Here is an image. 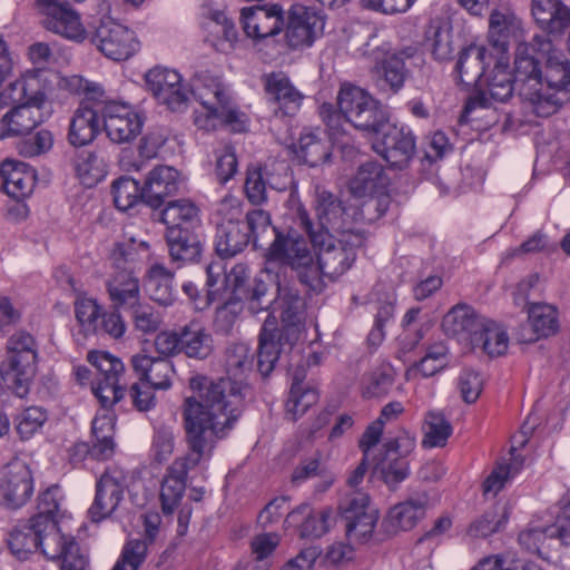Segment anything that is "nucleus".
Instances as JSON below:
<instances>
[{"mask_svg": "<svg viewBox=\"0 0 570 570\" xmlns=\"http://www.w3.org/2000/svg\"><path fill=\"white\" fill-rule=\"evenodd\" d=\"M254 356L246 343H235L226 351V371L229 376L218 381L206 377L190 379V387L198 397H187L184 420L189 453L184 463H199L212 458L216 440L223 439L234 428L244 410L248 389L242 380L250 372Z\"/></svg>", "mask_w": 570, "mask_h": 570, "instance_id": "1", "label": "nucleus"}, {"mask_svg": "<svg viewBox=\"0 0 570 570\" xmlns=\"http://www.w3.org/2000/svg\"><path fill=\"white\" fill-rule=\"evenodd\" d=\"M148 90L161 105L171 111H181L187 107L190 90L183 83L178 71L165 67H155L145 75ZM191 94L202 105L194 111V125L205 131L227 127L234 132L248 128L249 119L235 102L233 91L220 77L209 71L196 73Z\"/></svg>", "mask_w": 570, "mask_h": 570, "instance_id": "2", "label": "nucleus"}, {"mask_svg": "<svg viewBox=\"0 0 570 570\" xmlns=\"http://www.w3.org/2000/svg\"><path fill=\"white\" fill-rule=\"evenodd\" d=\"M336 106L337 109L333 104L324 102L320 106L318 114L334 144L342 148L347 145L343 137L345 124L368 134L374 126L383 124L387 112L365 89L350 82L341 85Z\"/></svg>", "mask_w": 570, "mask_h": 570, "instance_id": "3", "label": "nucleus"}, {"mask_svg": "<svg viewBox=\"0 0 570 570\" xmlns=\"http://www.w3.org/2000/svg\"><path fill=\"white\" fill-rule=\"evenodd\" d=\"M297 222L316 250L317 275L322 281L323 276L334 279L352 267L356 258V250L365 242V236L361 230H350L342 235L316 230L304 209L298 210Z\"/></svg>", "mask_w": 570, "mask_h": 570, "instance_id": "4", "label": "nucleus"}, {"mask_svg": "<svg viewBox=\"0 0 570 570\" xmlns=\"http://www.w3.org/2000/svg\"><path fill=\"white\" fill-rule=\"evenodd\" d=\"M315 252L309 237L306 238L295 229L276 233L266 254L267 274L271 266L278 264L295 273L298 281L308 289L320 293L324 288V282L317 275Z\"/></svg>", "mask_w": 570, "mask_h": 570, "instance_id": "5", "label": "nucleus"}, {"mask_svg": "<svg viewBox=\"0 0 570 570\" xmlns=\"http://www.w3.org/2000/svg\"><path fill=\"white\" fill-rule=\"evenodd\" d=\"M535 43L539 45V53L544 61V72L543 89L539 90L533 114L549 117L570 100V62L547 36H535Z\"/></svg>", "mask_w": 570, "mask_h": 570, "instance_id": "6", "label": "nucleus"}, {"mask_svg": "<svg viewBox=\"0 0 570 570\" xmlns=\"http://www.w3.org/2000/svg\"><path fill=\"white\" fill-rule=\"evenodd\" d=\"M37 347L35 338L20 331L10 336L7 343V356L0 365V375L4 384L22 397L36 373Z\"/></svg>", "mask_w": 570, "mask_h": 570, "instance_id": "7", "label": "nucleus"}, {"mask_svg": "<svg viewBox=\"0 0 570 570\" xmlns=\"http://www.w3.org/2000/svg\"><path fill=\"white\" fill-rule=\"evenodd\" d=\"M367 135L375 136L374 151L392 167L402 168L415 151V138L412 131L404 126L392 124L387 112L384 115L383 124L374 126Z\"/></svg>", "mask_w": 570, "mask_h": 570, "instance_id": "8", "label": "nucleus"}, {"mask_svg": "<svg viewBox=\"0 0 570 570\" xmlns=\"http://www.w3.org/2000/svg\"><path fill=\"white\" fill-rule=\"evenodd\" d=\"M539 45L535 36L530 43H519L514 59V81L519 85V95L524 107L533 112L534 102L539 99V90L543 89L542 70Z\"/></svg>", "mask_w": 570, "mask_h": 570, "instance_id": "9", "label": "nucleus"}, {"mask_svg": "<svg viewBox=\"0 0 570 570\" xmlns=\"http://www.w3.org/2000/svg\"><path fill=\"white\" fill-rule=\"evenodd\" d=\"M326 16L322 9L295 3L288 10L285 40L291 49L311 47L324 33Z\"/></svg>", "mask_w": 570, "mask_h": 570, "instance_id": "10", "label": "nucleus"}, {"mask_svg": "<svg viewBox=\"0 0 570 570\" xmlns=\"http://www.w3.org/2000/svg\"><path fill=\"white\" fill-rule=\"evenodd\" d=\"M36 6L47 30L73 42H82L88 37L79 12L67 1L37 0Z\"/></svg>", "mask_w": 570, "mask_h": 570, "instance_id": "11", "label": "nucleus"}, {"mask_svg": "<svg viewBox=\"0 0 570 570\" xmlns=\"http://www.w3.org/2000/svg\"><path fill=\"white\" fill-rule=\"evenodd\" d=\"M127 474L120 465H108L96 483V494L88 509V518L99 523L109 518L124 498Z\"/></svg>", "mask_w": 570, "mask_h": 570, "instance_id": "12", "label": "nucleus"}, {"mask_svg": "<svg viewBox=\"0 0 570 570\" xmlns=\"http://www.w3.org/2000/svg\"><path fill=\"white\" fill-rule=\"evenodd\" d=\"M102 121L108 138L116 144L132 141L144 127V117L132 106L117 101L102 104Z\"/></svg>", "mask_w": 570, "mask_h": 570, "instance_id": "13", "label": "nucleus"}, {"mask_svg": "<svg viewBox=\"0 0 570 570\" xmlns=\"http://www.w3.org/2000/svg\"><path fill=\"white\" fill-rule=\"evenodd\" d=\"M368 503L370 497L357 492L346 502V505L341 507L345 534L351 543H365L373 535L379 514L368 508Z\"/></svg>", "mask_w": 570, "mask_h": 570, "instance_id": "14", "label": "nucleus"}, {"mask_svg": "<svg viewBox=\"0 0 570 570\" xmlns=\"http://www.w3.org/2000/svg\"><path fill=\"white\" fill-rule=\"evenodd\" d=\"M92 42L114 61L127 60L139 50V41L134 31L110 19L101 21Z\"/></svg>", "mask_w": 570, "mask_h": 570, "instance_id": "15", "label": "nucleus"}, {"mask_svg": "<svg viewBox=\"0 0 570 570\" xmlns=\"http://www.w3.org/2000/svg\"><path fill=\"white\" fill-rule=\"evenodd\" d=\"M116 417L109 410L98 413L92 421V433L97 442L90 446L81 442L73 446L72 460L78 461H108L111 459L115 444L112 441Z\"/></svg>", "mask_w": 570, "mask_h": 570, "instance_id": "16", "label": "nucleus"}, {"mask_svg": "<svg viewBox=\"0 0 570 570\" xmlns=\"http://www.w3.org/2000/svg\"><path fill=\"white\" fill-rule=\"evenodd\" d=\"M315 212L317 224H314L316 230H324L334 235L357 230L353 227V214L350 213L343 203L332 193L316 188Z\"/></svg>", "mask_w": 570, "mask_h": 570, "instance_id": "17", "label": "nucleus"}, {"mask_svg": "<svg viewBox=\"0 0 570 570\" xmlns=\"http://www.w3.org/2000/svg\"><path fill=\"white\" fill-rule=\"evenodd\" d=\"M33 493V478L29 465L0 468V503L10 510L23 507Z\"/></svg>", "mask_w": 570, "mask_h": 570, "instance_id": "18", "label": "nucleus"}, {"mask_svg": "<svg viewBox=\"0 0 570 570\" xmlns=\"http://www.w3.org/2000/svg\"><path fill=\"white\" fill-rule=\"evenodd\" d=\"M488 320L471 305L461 303L451 307L443 316L442 330L468 350L480 331L484 330Z\"/></svg>", "mask_w": 570, "mask_h": 570, "instance_id": "19", "label": "nucleus"}, {"mask_svg": "<svg viewBox=\"0 0 570 570\" xmlns=\"http://www.w3.org/2000/svg\"><path fill=\"white\" fill-rule=\"evenodd\" d=\"M240 22L245 35L259 42L281 32L284 11L278 4H263L243 8Z\"/></svg>", "mask_w": 570, "mask_h": 570, "instance_id": "20", "label": "nucleus"}, {"mask_svg": "<svg viewBox=\"0 0 570 570\" xmlns=\"http://www.w3.org/2000/svg\"><path fill=\"white\" fill-rule=\"evenodd\" d=\"M564 532L567 529L557 522L548 525L529 523L520 531L518 542L528 552L543 557L558 547L570 548L569 537Z\"/></svg>", "mask_w": 570, "mask_h": 570, "instance_id": "21", "label": "nucleus"}, {"mask_svg": "<svg viewBox=\"0 0 570 570\" xmlns=\"http://www.w3.org/2000/svg\"><path fill=\"white\" fill-rule=\"evenodd\" d=\"M102 102L86 99L75 110L68 131V141L75 147L91 144L100 131Z\"/></svg>", "mask_w": 570, "mask_h": 570, "instance_id": "22", "label": "nucleus"}, {"mask_svg": "<svg viewBox=\"0 0 570 570\" xmlns=\"http://www.w3.org/2000/svg\"><path fill=\"white\" fill-rule=\"evenodd\" d=\"M131 367L141 382L155 390H168L173 385L175 368L171 360L159 358L147 350L131 356Z\"/></svg>", "mask_w": 570, "mask_h": 570, "instance_id": "23", "label": "nucleus"}, {"mask_svg": "<svg viewBox=\"0 0 570 570\" xmlns=\"http://www.w3.org/2000/svg\"><path fill=\"white\" fill-rule=\"evenodd\" d=\"M421 60V56L413 47L389 55L381 65L379 86L384 90H391L393 94L399 92L403 88L412 66Z\"/></svg>", "mask_w": 570, "mask_h": 570, "instance_id": "24", "label": "nucleus"}, {"mask_svg": "<svg viewBox=\"0 0 570 570\" xmlns=\"http://www.w3.org/2000/svg\"><path fill=\"white\" fill-rule=\"evenodd\" d=\"M181 183L180 174L174 167H155L145 180V204L151 208H159L166 197L178 193Z\"/></svg>", "mask_w": 570, "mask_h": 570, "instance_id": "25", "label": "nucleus"}, {"mask_svg": "<svg viewBox=\"0 0 570 570\" xmlns=\"http://www.w3.org/2000/svg\"><path fill=\"white\" fill-rule=\"evenodd\" d=\"M264 83L268 98L277 105L276 115L293 116L299 110L303 95L293 86L284 72L266 75Z\"/></svg>", "mask_w": 570, "mask_h": 570, "instance_id": "26", "label": "nucleus"}, {"mask_svg": "<svg viewBox=\"0 0 570 570\" xmlns=\"http://www.w3.org/2000/svg\"><path fill=\"white\" fill-rule=\"evenodd\" d=\"M0 178L4 193L14 199L31 195L36 185V173L26 163L6 159L0 165Z\"/></svg>", "mask_w": 570, "mask_h": 570, "instance_id": "27", "label": "nucleus"}, {"mask_svg": "<svg viewBox=\"0 0 570 570\" xmlns=\"http://www.w3.org/2000/svg\"><path fill=\"white\" fill-rule=\"evenodd\" d=\"M51 83L52 80L47 77L46 72L29 70L16 80L17 100L19 104L42 111L51 91Z\"/></svg>", "mask_w": 570, "mask_h": 570, "instance_id": "28", "label": "nucleus"}, {"mask_svg": "<svg viewBox=\"0 0 570 570\" xmlns=\"http://www.w3.org/2000/svg\"><path fill=\"white\" fill-rule=\"evenodd\" d=\"M514 78L509 70L508 59H497L493 69L479 85L482 100L487 104L490 99L498 102H505L513 95Z\"/></svg>", "mask_w": 570, "mask_h": 570, "instance_id": "29", "label": "nucleus"}, {"mask_svg": "<svg viewBox=\"0 0 570 570\" xmlns=\"http://www.w3.org/2000/svg\"><path fill=\"white\" fill-rule=\"evenodd\" d=\"M107 291L116 308L125 309L140 299L139 281L130 267L114 269L107 281Z\"/></svg>", "mask_w": 570, "mask_h": 570, "instance_id": "30", "label": "nucleus"}, {"mask_svg": "<svg viewBox=\"0 0 570 570\" xmlns=\"http://www.w3.org/2000/svg\"><path fill=\"white\" fill-rule=\"evenodd\" d=\"M538 416L535 414H530L527 420L523 422L521 430L515 433L511 439V463H524L532 462L537 460H548L549 454L543 456L544 451H538L537 449V439L534 438V432L538 426ZM549 453V450H547Z\"/></svg>", "mask_w": 570, "mask_h": 570, "instance_id": "31", "label": "nucleus"}, {"mask_svg": "<svg viewBox=\"0 0 570 570\" xmlns=\"http://www.w3.org/2000/svg\"><path fill=\"white\" fill-rule=\"evenodd\" d=\"M282 336L276 330V318L267 314L262 326L257 350V370L263 376H267L279 357Z\"/></svg>", "mask_w": 570, "mask_h": 570, "instance_id": "32", "label": "nucleus"}, {"mask_svg": "<svg viewBox=\"0 0 570 570\" xmlns=\"http://www.w3.org/2000/svg\"><path fill=\"white\" fill-rule=\"evenodd\" d=\"M531 12L540 28L562 33L570 27V9L559 0H532Z\"/></svg>", "mask_w": 570, "mask_h": 570, "instance_id": "33", "label": "nucleus"}, {"mask_svg": "<svg viewBox=\"0 0 570 570\" xmlns=\"http://www.w3.org/2000/svg\"><path fill=\"white\" fill-rule=\"evenodd\" d=\"M43 121L38 108L19 104L13 106L0 120V138L30 134Z\"/></svg>", "mask_w": 570, "mask_h": 570, "instance_id": "34", "label": "nucleus"}, {"mask_svg": "<svg viewBox=\"0 0 570 570\" xmlns=\"http://www.w3.org/2000/svg\"><path fill=\"white\" fill-rule=\"evenodd\" d=\"M180 351L189 358L206 360L214 351V340L206 326L193 320L180 328Z\"/></svg>", "mask_w": 570, "mask_h": 570, "instance_id": "35", "label": "nucleus"}, {"mask_svg": "<svg viewBox=\"0 0 570 570\" xmlns=\"http://www.w3.org/2000/svg\"><path fill=\"white\" fill-rule=\"evenodd\" d=\"M522 30V21L512 11L494 10L489 19V42L500 53L508 50L511 38Z\"/></svg>", "mask_w": 570, "mask_h": 570, "instance_id": "36", "label": "nucleus"}, {"mask_svg": "<svg viewBox=\"0 0 570 570\" xmlns=\"http://www.w3.org/2000/svg\"><path fill=\"white\" fill-rule=\"evenodd\" d=\"M492 58L483 46L470 45L460 53L456 62L460 81L466 86H478L482 81L485 65Z\"/></svg>", "mask_w": 570, "mask_h": 570, "instance_id": "37", "label": "nucleus"}, {"mask_svg": "<svg viewBox=\"0 0 570 570\" xmlns=\"http://www.w3.org/2000/svg\"><path fill=\"white\" fill-rule=\"evenodd\" d=\"M169 255L174 262L180 265L196 262L203 250L199 237L186 228H173L166 233Z\"/></svg>", "mask_w": 570, "mask_h": 570, "instance_id": "38", "label": "nucleus"}, {"mask_svg": "<svg viewBox=\"0 0 570 570\" xmlns=\"http://www.w3.org/2000/svg\"><path fill=\"white\" fill-rule=\"evenodd\" d=\"M426 511L425 501L420 499H410L400 502L390 509L383 525L390 533L397 531H407L413 529L419 520L424 518Z\"/></svg>", "mask_w": 570, "mask_h": 570, "instance_id": "39", "label": "nucleus"}, {"mask_svg": "<svg viewBox=\"0 0 570 570\" xmlns=\"http://www.w3.org/2000/svg\"><path fill=\"white\" fill-rule=\"evenodd\" d=\"M389 177L383 166L376 161H366L358 167L357 173L350 183L351 193L356 197L386 190Z\"/></svg>", "mask_w": 570, "mask_h": 570, "instance_id": "40", "label": "nucleus"}, {"mask_svg": "<svg viewBox=\"0 0 570 570\" xmlns=\"http://www.w3.org/2000/svg\"><path fill=\"white\" fill-rule=\"evenodd\" d=\"M187 465H170L160 489L161 511L165 515L174 513L180 504L186 489Z\"/></svg>", "mask_w": 570, "mask_h": 570, "instance_id": "41", "label": "nucleus"}, {"mask_svg": "<svg viewBox=\"0 0 570 570\" xmlns=\"http://www.w3.org/2000/svg\"><path fill=\"white\" fill-rule=\"evenodd\" d=\"M42 525L38 527L30 518L27 523L19 524L9 533L8 546L18 559H27L32 552L39 550L40 533Z\"/></svg>", "mask_w": 570, "mask_h": 570, "instance_id": "42", "label": "nucleus"}, {"mask_svg": "<svg viewBox=\"0 0 570 570\" xmlns=\"http://www.w3.org/2000/svg\"><path fill=\"white\" fill-rule=\"evenodd\" d=\"M509 346L507 332L497 322L488 320L484 330L480 331L468 351H480L491 357L504 354Z\"/></svg>", "mask_w": 570, "mask_h": 570, "instance_id": "43", "label": "nucleus"}, {"mask_svg": "<svg viewBox=\"0 0 570 570\" xmlns=\"http://www.w3.org/2000/svg\"><path fill=\"white\" fill-rule=\"evenodd\" d=\"M173 279V272L161 264H154L148 269L145 283L150 298L160 305H170L175 299Z\"/></svg>", "mask_w": 570, "mask_h": 570, "instance_id": "44", "label": "nucleus"}, {"mask_svg": "<svg viewBox=\"0 0 570 570\" xmlns=\"http://www.w3.org/2000/svg\"><path fill=\"white\" fill-rule=\"evenodd\" d=\"M160 220L167 226V232L173 228H191L199 222V209L189 199L171 200L160 212Z\"/></svg>", "mask_w": 570, "mask_h": 570, "instance_id": "45", "label": "nucleus"}, {"mask_svg": "<svg viewBox=\"0 0 570 570\" xmlns=\"http://www.w3.org/2000/svg\"><path fill=\"white\" fill-rule=\"evenodd\" d=\"M149 257V244L130 236L115 244L110 252L112 269L132 268L134 264Z\"/></svg>", "mask_w": 570, "mask_h": 570, "instance_id": "46", "label": "nucleus"}, {"mask_svg": "<svg viewBox=\"0 0 570 570\" xmlns=\"http://www.w3.org/2000/svg\"><path fill=\"white\" fill-rule=\"evenodd\" d=\"M274 277L277 285L275 303L281 308L282 322L287 327H294L302 322L304 302L296 289L282 284L277 274Z\"/></svg>", "mask_w": 570, "mask_h": 570, "instance_id": "47", "label": "nucleus"}, {"mask_svg": "<svg viewBox=\"0 0 570 570\" xmlns=\"http://www.w3.org/2000/svg\"><path fill=\"white\" fill-rule=\"evenodd\" d=\"M331 514L330 509L314 512L309 505L302 504L288 513L287 519L295 522L298 521V515H305L301 524V535L303 538H320L328 531Z\"/></svg>", "mask_w": 570, "mask_h": 570, "instance_id": "48", "label": "nucleus"}, {"mask_svg": "<svg viewBox=\"0 0 570 570\" xmlns=\"http://www.w3.org/2000/svg\"><path fill=\"white\" fill-rule=\"evenodd\" d=\"M39 550L49 560L60 562L69 554L71 544H79L71 535H65L60 532L58 523H53V529L41 528Z\"/></svg>", "mask_w": 570, "mask_h": 570, "instance_id": "49", "label": "nucleus"}, {"mask_svg": "<svg viewBox=\"0 0 570 570\" xmlns=\"http://www.w3.org/2000/svg\"><path fill=\"white\" fill-rule=\"evenodd\" d=\"M320 135V130H305L298 140L297 157L311 167L324 163L330 157L328 145Z\"/></svg>", "mask_w": 570, "mask_h": 570, "instance_id": "50", "label": "nucleus"}, {"mask_svg": "<svg viewBox=\"0 0 570 570\" xmlns=\"http://www.w3.org/2000/svg\"><path fill=\"white\" fill-rule=\"evenodd\" d=\"M248 244L249 236L242 225L217 226L215 245L220 257H233Z\"/></svg>", "mask_w": 570, "mask_h": 570, "instance_id": "51", "label": "nucleus"}, {"mask_svg": "<svg viewBox=\"0 0 570 570\" xmlns=\"http://www.w3.org/2000/svg\"><path fill=\"white\" fill-rule=\"evenodd\" d=\"M243 227L255 247H261L273 234L279 233L272 224L271 214L262 208L246 210Z\"/></svg>", "mask_w": 570, "mask_h": 570, "instance_id": "52", "label": "nucleus"}, {"mask_svg": "<svg viewBox=\"0 0 570 570\" xmlns=\"http://www.w3.org/2000/svg\"><path fill=\"white\" fill-rule=\"evenodd\" d=\"M62 495L58 484H52L39 493L37 513L31 517L38 527L42 525V529H53V523H58L57 515Z\"/></svg>", "mask_w": 570, "mask_h": 570, "instance_id": "53", "label": "nucleus"}, {"mask_svg": "<svg viewBox=\"0 0 570 570\" xmlns=\"http://www.w3.org/2000/svg\"><path fill=\"white\" fill-rule=\"evenodd\" d=\"M508 519L509 514L505 508L500 509L498 505H493L470 523L466 533L471 538H487L501 531Z\"/></svg>", "mask_w": 570, "mask_h": 570, "instance_id": "54", "label": "nucleus"}, {"mask_svg": "<svg viewBox=\"0 0 570 570\" xmlns=\"http://www.w3.org/2000/svg\"><path fill=\"white\" fill-rule=\"evenodd\" d=\"M145 189L139 183L130 177H119L112 183L111 194L114 204L120 212H127L139 202L145 203Z\"/></svg>", "mask_w": 570, "mask_h": 570, "instance_id": "55", "label": "nucleus"}, {"mask_svg": "<svg viewBox=\"0 0 570 570\" xmlns=\"http://www.w3.org/2000/svg\"><path fill=\"white\" fill-rule=\"evenodd\" d=\"M75 170L81 184L92 187L105 178L107 165L97 154L82 151L75 160Z\"/></svg>", "mask_w": 570, "mask_h": 570, "instance_id": "56", "label": "nucleus"}, {"mask_svg": "<svg viewBox=\"0 0 570 570\" xmlns=\"http://www.w3.org/2000/svg\"><path fill=\"white\" fill-rule=\"evenodd\" d=\"M528 318L537 338L553 335L559 330L557 309L549 304H533L528 308Z\"/></svg>", "mask_w": 570, "mask_h": 570, "instance_id": "57", "label": "nucleus"}, {"mask_svg": "<svg viewBox=\"0 0 570 570\" xmlns=\"http://www.w3.org/2000/svg\"><path fill=\"white\" fill-rule=\"evenodd\" d=\"M101 306L86 295H78L75 301V316L80 330L86 334H97L100 328Z\"/></svg>", "mask_w": 570, "mask_h": 570, "instance_id": "58", "label": "nucleus"}, {"mask_svg": "<svg viewBox=\"0 0 570 570\" xmlns=\"http://www.w3.org/2000/svg\"><path fill=\"white\" fill-rule=\"evenodd\" d=\"M266 170L257 166H249L245 179V194L253 205H261L267 199V186L271 188H279L272 178L267 177Z\"/></svg>", "mask_w": 570, "mask_h": 570, "instance_id": "59", "label": "nucleus"}, {"mask_svg": "<svg viewBox=\"0 0 570 570\" xmlns=\"http://www.w3.org/2000/svg\"><path fill=\"white\" fill-rule=\"evenodd\" d=\"M423 431L422 444L424 448L431 449L443 446L452 433V428L442 413L431 411L425 416Z\"/></svg>", "mask_w": 570, "mask_h": 570, "instance_id": "60", "label": "nucleus"}, {"mask_svg": "<svg viewBox=\"0 0 570 570\" xmlns=\"http://www.w3.org/2000/svg\"><path fill=\"white\" fill-rule=\"evenodd\" d=\"M87 360L97 371L95 381L120 380L125 373L124 363L108 352H90Z\"/></svg>", "mask_w": 570, "mask_h": 570, "instance_id": "61", "label": "nucleus"}, {"mask_svg": "<svg viewBox=\"0 0 570 570\" xmlns=\"http://www.w3.org/2000/svg\"><path fill=\"white\" fill-rule=\"evenodd\" d=\"M426 40L430 42L432 53L435 59L445 60L451 57L453 46L451 40V28L448 22H432L426 32Z\"/></svg>", "mask_w": 570, "mask_h": 570, "instance_id": "62", "label": "nucleus"}, {"mask_svg": "<svg viewBox=\"0 0 570 570\" xmlns=\"http://www.w3.org/2000/svg\"><path fill=\"white\" fill-rule=\"evenodd\" d=\"M318 394L313 389H303V386H291L288 399L285 403L286 416L296 421L317 402Z\"/></svg>", "mask_w": 570, "mask_h": 570, "instance_id": "63", "label": "nucleus"}, {"mask_svg": "<svg viewBox=\"0 0 570 570\" xmlns=\"http://www.w3.org/2000/svg\"><path fill=\"white\" fill-rule=\"evenodd\" d=\"M147 543L144 540H128L111 570H139L147 557Z\"/></svg>", "mask_w": 570, "mask_h": 570, "instance_id": "64", "label": "nucleus"}]
</instances>
